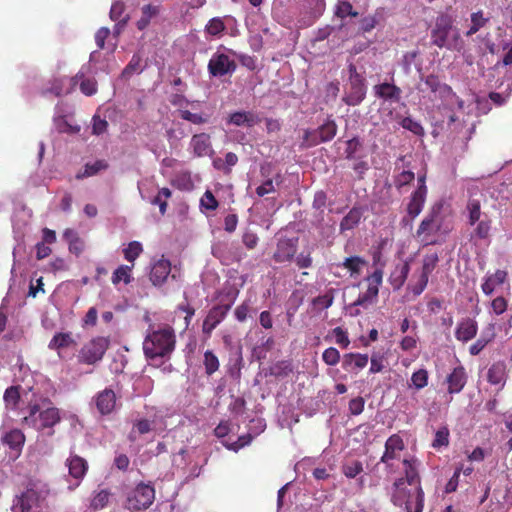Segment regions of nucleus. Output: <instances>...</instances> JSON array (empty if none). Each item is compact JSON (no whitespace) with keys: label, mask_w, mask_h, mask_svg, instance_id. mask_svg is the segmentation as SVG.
Returning <instances> with one entry per match:
<instances>
[{"label":"nucleus","mask_w":512,"mask_h":512,"mask_svg":"<svg viewBox=\"0 0 512 512\" xmlns=\"http://www.w3.org/2000/svg\"><path fill=\"white\" fill-rule=\"evenodd\" d=\"M405 477L397 479L391 500L394 505L404 507L406 512H423L424 492L420 485L417 461L403 460Z\"/></svg>","instance_id":"nucleus-1"},{"label":"nucleus","mask_w":512,"mask_h":512,"mask_svg":"<svg viewBox=\"0 0 512 512\" xmlns=\"http://www.w3.org/2000/svg\"><path fill=\"white\" fill-rule=\"evenodd\" d=\"M175 342V333L170 326L163 325L157 329L150 326L143 341V351L148 359L164 358L172 353Z\"/></svg>","instance_id":"nucleus-2"},{"label":"nucleus","mask_w":512,"mask_h":512,"mask_svg":"<svg viewBox=\"0 0 512 512\" xmlns=\"http://www.w3.org/2000/svg\"><path fill=\"white\" fill-rule=\"evenodd\" d=\"M324 10L325 0H295L288 10V18L282 24L289 28H307L315 23Z\"/></svg>","instance_id":"nucleus-3"},{"label":"nucleus","mask_w":512,"mask_h":512,"mask_svg":"<svg viewBox=\"0 0 512 512\" xmlns=\"http://www.w3.org/2000/svg\"><path fill=\"white\" fill-rule=\"evenodd\" d=\"M431 42L439 48L459 50L461 48L459 30L453 26L452 18L441 14L436 18L435 26L431 31Z\"/></svg>","instance_id":"nucleus-4"},{"label":"nucleus","mask_w":512,"mask_h":512,"mask_svg":"<svg viewBox=\"0 0 512 512\" xmlns=\"http://www.w3.org/2000/svg\"><path fill=\"white\" fill-rule=\"evenodd\" d=\"M61 420L59 410L55 407L46 409L40 408L38 405L30 407L29 414L24 417L27 426L37 431L48 430L47 435H53V427Z\"/></svg>","instance_id":"nucleus-5"},{"label":"nucleus","mask_w":512,"mask_h":512,"mask_svg":"<svg viewBox=\"0 0 512 512\" xmlns=\"http://www.w3.org/2000/svg\"><path fill=\"white\" fill-rule=\"evenodd\" d=\"M349 80L345 87V94L342 98L343 102L350 106L359 105L366 96L365 79L357 72L356 66L350 64Z\"/></svg>","instance_id":"nucleus-6"},{"label":"nucleus","mask_w":512,"mask_h":512,"mask_svg":"<svg viewBox=\"0 0 512 512\" xmlns=\"http://www.w3.org/2000/svg\"><path fill=\"white\" fill-rule=\"evenodd\" d=\"M154 498V488L148 484L140 483L128 493L125 506L133 511L147 509L153 503Z\"/></svg>","instance_id":"nucleus-7"},{"label":"nucleus","mask_w":512,"mask_h":512,"mask_svg":"<svg viewBox=\"0 0 512 512\" xmlns=\"http://www.w3.org/2000/svg\"><path fill=\"white\" fill-rule=\"evenodd\" d=\"M110 341L106 337H96L86 343L79 351L78 359L85 364H95L99 362L106 350L108 349Z\"/></svg>","instance_id":"nucleus-8"},{"label":"nucleus","mask_w":512,"mask_h":512,"mask_svg":"<svg viewBox=\"0 0 512 512\" xmlns=\"http://www.w3.org/2000/svg\"><path fill=\"white\" fill-rule=\"evenodd\" d=\"M442 224L439 209H433L420 223L417 235L421 237L424 245L434 244L436 240L434 237L439 232Z\"/></svg>","instance_id":"nucleus-9"},{"label":"nucleus","mask_w":512,"mask_h":512,"mask_svg":"<svg viewBox=\"0 0 512 512\" xmlns=\"http://www.w3.org/2000/svg\"><path fill=\"white\" fill-rule=\"evenodd\" d=\"M276 240V248L272 256L274 262L279 264L291 262L297 252L298 238H288L282 233H278Z\"/></svg>","instance_id":"nucleus-10"},{"label":"nucleus","mask_w":512,"mask_h":512,"mask_svg":"<svg viewBox=\"0 0 512 512\" xmlns=\"http://www.w3.org/2000/svg\"><path fill=\"white\" fill-rule=\"evenodd\" d=\"M236 67L234 60L230 59L228 55L219 52L214 53L208 63V71L214 77L232 74Z\"/></svg>","instance_id":"nucleus-11"},{"label":"nucleus","mask_w":512,"mask_h":512,"mask_svg":"<svg viewBox=\"0 0 512 512\" xmlns=\"http://www.w3.org/2000/svg\"><path fill=\"white\" fill-rule=\"evenodd\" d=\"M403 439L398 434L391 435L385 442V451L380 459L381 463L392 466V461L400 458V453L404 450Z\"/></svg>","instance_id":"nucleus-12"},{"label":"nucleus","mask_w":512,"mask_h":512,"mask_svg":"<svg viewBox=\"0 0 512 512\" xmlns=\"http://www.w3.org/2000/svg\"><path fill=\"white\" fill-rule=\"evenodd\" d=\"M229 310L230 305H217L212 307L203 321V333L210 336L212 331L224 320Z\"/></svg>","instance_id":"nucleus-13"},{"label":"nucleus","mask_w":512,"mask_h":512,"mask_svg":"<svg viewBox=\"0 0 512 512\" xmlns=\"http://www.w3.org/2000/svg\"><path fill=\"white\" fill-rule=\"evenodd\" d=\"M66 465L69 469V475L75 479V483L69 486V489L73 490L80 485L82 479L86 475L88 463L84 458L74 455L67 459Z\"/></svg>","instance_id":"nucleus-14"},{"label":"nucleus","mask_w":512,"mask_h":512,"mask_svg":"<svg viewBox=\"0 0 512 512\" xmlns=\"http://www.w3.org/2000/svg\"><path fill=\"white\" fill-rule=\"evenodd\" d=\"M423 81L427 88L430 89V91L434 93L436 97L447 101H452L453 99L457 98L451 87L445 83L440 82L437 76L430 74L425 77Z\"/></svg>","instance_id":"nucleus-15"},{"label":"nucleus","mask_w":512,"mask_h":512,"mask_svg":"<svg viewBox=\"0 0 512 512\" xmlns=\"http://www.w3.org/2000/svg\"><path fill=\"white\" fill-rule=\"evenodd\" d=\"M189 146L192 148L196 157L212 156L214 153L210 136L206 133L193 135Z\"/></svg>","instance_id":"nucleus-16"},{"label":"nucleus","mask_w":512,"mask_h":512,"mask_svg":"<svg viewBox=\"0 0 512 512\" xmlns=\"http://www.w3.org/2000/svg\"><path fill=\"white\" fill-rule=\"evenodd\" d=\"M368 355L361 353H346L342 356V368L350 373L357 374L368 364Z\"/></svg>","instance_id":"nucleus-17"},{"label":"nucleus","mask_w":512,"mask_h":512,"mask_svg":"<svg viewBox=\"0 0 512 512\" xmlns=\"http://www.w3.org/2000/svg\"><path fill=\"white\" fill-rule=\"evenodd\" d=\"M375 96L391 103L401 100L402 90L393 83L384 82L374 86Z\"/></svg>","instance_id":"nucleus-18"},{"label":"nucleus","mask_w":512,"mask_h":512,"mask_svg":"<svg viewBox=\"0 0 512 512\" xmlns=\"http://www.w3.org/2000/svg\"><path fill=\"white\" fill-rule=\"evenodd\" d=\"M95 405L102 415L110 414L116 405V395L112 389H104L95 396Z\"/></svg>","instance_id":"nucleus-19"},{"label":"nucleus","mask_w":512,"mask_h":512,"mask_svg":"<svg viewBox=\"0 0 512 512\" xmlns=\"http://www.w3.org/2000/svg\"><path fill=\"white\" fill-rule=\"evenodd\" d=\"M470 233V240L474 243L488 240L492 230V220L489 216L479 219L474 225Z\"/></svg>","instance_id":"nucleus-20"},{"label":"nucleus","mask_w":512,"mask_h":512,"mask_svg":"<svg viewBox=\"0 0 512 512\" xmlns=\"http://www.w3.org/2000/svg\"><path fill=\"white\" fill-rule=\"evenodd\" d=\"M467 382V374L463 366H457L447 376L448 392L450 394L459 393Z\"/></svg>","instance_id":"nucleus-21"},{"label":"nucleus","mask_w":512,"mask_h":512,"mask_svg":"<svg viewBox=\"0 0 512 512\" xmlns=\"http://www.w3.org/2000/svg\"><path fill=\"white\" fill-rule=\"evenodd\" d=\"M171 272V264L166 259L156 261L150 272V280L155 286L162 285Z\"/></svg>","instance_id":"nucleus-22"},{"label":"nucleus","mask_w":512,"mask_h":512,"mask_svg":"<svg viewBox=\"0 0 512 512\" xmlns=\"http://www.w3.org/2000/svg\"><path fill=\"white\" fill-rule=\"evenodd\" d=\"M477 322L471 318H465L458 323L455 331V337L462 342H468L477 334Z\"/></svg>","instance_id":"nucleus-23"},{"label":"nucleus","mask_w":512,"mask_h":512,"mask_svg":"<svg viewBox=\"0 0 512 512\" xmlns=\"http://www.w3.org/2000/svg\"><path fill=\"white\" fill-rule=\"evenodd\" d=\"M427 195V187L417 188L411 195L410 202L407 206L408 215L416 218L422 211Z\"/></svg>","instance_id":"nucleus-24"},{"label":"nucleus","mask_w":512,"mask_h":512,"mask_svg":"<svg viewBox=\"0 0 512 512\" xmlns=\"http://www.w3.org/2000/svg\"><path fill=\"white\" fill-rule=\"evenodd\" d=\"M260 122L258 115L252 111H236L229 115L228 123L235 126L252 127Z\"/></svg>","instance_id":"nucleus-25"},{"label":"nucleus","mask_w":512,"mask_h":512,"mask_svg":"<svg viewBox=\"0 0 512 512\" xmlns=\"http://www.w3.org/2000/svg\"><path fill=\"white\" fill-rule=\"evenodd\" d=\"M77 85V77H61L53 80L49 91L56 96L71 93Z\"/></svg>","instance_id":"nucleus-26"},{"label":"nucleus","mask_w":512,"mask_h":512,"mask_svg":"<svg viewBox=\"0 0 512 512\" xmlns=\"http://www.w3.org/2000/svg\"><path fill=\"white\" fill-rule=\"evenodd\" d=\"M507 279V273L504 270H497L493 274H487L481 285L484 294L491 295L497 286L504 284Z\"/></svg>","instance_id":"nucleus-27"},{"label":"nucleus","mask_w":512,"mask_h":512,"mask_svg":"<svg viewBox=\"0 0 512 512\" xmlns=\"http://www.w3.org/2000/svg\"><path fill=\"white\" fill-rule=\"evenodd\" d=\"M337 132V125L333 120L326 121L317 130L313 132L312 144L327 142L334 138Z\"/></svg>","instance_id":"nucleus-28"},{"label":"nucleus","mask_w":512,"mask_h":512,"mask_svg":"<svg viewBox=\"0 0 512 512\" xmlns=\"http://www.w3.org/2000/svg\"><path fill=\"white\" fill-rule=\"evenodd\" d=\"M465 213L469 225H474L479 219L488 216L481 211V200L474 196H470L468 199Z\"/></svg>","instance_id":"nucleus-29"},{"label":"nucleus","mask_w":512,"mask_h":512,"mask_svg":"<svg viewBox=\"0 0 512 512\" xmlns=\"http://www.w3.org/2000/svg\"><path fill=\"white\" fill-rule=\"evenodd\" d=\"M2 443L10 449L20 451L25 442V436L19 429H13L5 432L1 437Z\"/></svg>","instance_id":"nucleus-30"},{"label":"nucleus","mask_w":512,"mask_h":512,"mask_svg":"<svg viewBox=\"0 0 512 512\" xmlns=\"http://www.w3.org/2000/svg\"><path fill=\"white\" fill-rule=\"evenodd\" d=\"M378 292L379 289L375 285L369 284L367 290L360 294L358 298L351 304V308L360 306L364 309H367L376 302Z\"/></svg>","instance_id":"nucleus-31"},{"label":"nucleus","mask_w":512,"mask_h":512,"mask_svg":"<svg viewBox=\"0 0 512 512\" xmlns=\"http://www.w3.org/2000/svg\"><path fill=\"white\" fill-rule=\"evenodd\" d=\"M488 381L492 385L504 386L506 381V366L503 362L494 363L488 370Z\"/></svg>","instance_id":"nucleus-32"},{"label":"nucleus","mask_w":512,"mask_h":512,"mask_svg":"<svg viewBox=\"0 0 512 512\" xmlns=\"http://www.w3.org/2000/svg\"><path fill=\"white\" fill-rule=\"evenodd\" d=\"M361 218L362 209L357 207L352 208L340 222V232L344 233L345 231L354 229L360 223Z\"/></svg>","instance_id":"nucleus-33"},{"label":"nucleus","mask_w":512,"mask_h":512,"mask_svg":"<svg viewBox=\"0 0 512 512\" xmlns=\"http://www.w3.org/2000/svg\"><path fill=\"white\" fill-rule=\"evenodd\" d=\"M38 498L33 490H27L18 499V506L20 512H31L33 507L37 505Z\"/></svg>","instance_id":"nucleus-34"},{"label":"nucleus","mask_w":512,"mask_h":512,"mask_svg":"<svg viewBox=\"0 0 512 512\" xmlns=\"http://www.w3.org/2000/svg\"><path fill=\"white\" fill-rule=\"evenodd\" d=\"M366 261L359 256L348 257L342 263V266L350 271L351 276L359 275Z\"/></svg>","instance_id":"nucleus-35"},{"label":"nucleus","mask_w":512,"mask_h":512,"mask_svg":"<svg viewBox=\"0 0 512 512\" xmlns=\"http://www.w3.org/2000/svg\"><path fill=\"white\" fill-rule=\"evenodd\" d=\"M73 343V339L70 333H57L50 340L48 347L49 349H61L69 347Z\"/></svg>","instance_id":"nucleus-36"},{"label":"nucleus","mask_w":512,"mask_h":512,"mask_svg":"<svg viewBox=\"0 0 512 512\" xmlns=\"http://www.w3.org/2000/svg\"><path fill=\"white\" fill-rule=\"evenodd\" d=\"M203 365L205 373L211 376L219 369L220 363L218 357L211 350H207L204 353Z\"/></svg>","instance_id":"nucleus-37"},{"label":"nucleus","mask_w":512,"mask_h":512,"mask_svg":"<svg viewBox=\"0 0 512 512\" xmlns=\"http://www.w3.org/2000/svg\"><path fill=\"white\" fill-rule=\"evenodd\" d=\"M107 168V164L105 161L98 160L94 163H87L84 167L83 172H79L76 175L77 179H83L85 177H90L93 175H96L99 171L104 170Z\"/></svg>","instance_id":"nucleus-38"},{"label":"nucleus","mask_w":512,"mask_h":512,"mask_svg":"<svg viewBox=\"0 0 512 512\" xmlns=\"http://www.w3.org/2000/svg\"><path fill=\"white\" fill-rule=\"evenodd\" d=\"M53 122L55 128L60 133L75 134L80 131V126L69 124L68 121L62 116H55Z\"/></svg>","instance_id":"nucleus-39"},{"label":"nucleus","mask_w":512,"mask_h":512,"mask_svg":"<svg viewBox=\"0 0 512 512\" xmlns=\"http://www.w3.org/2000/svg\"><path fill=\"white\" fill-rule=\"evenodd\" d=\"M488 22V18H485L481 11L471 14V27L466 32L467 36H471L478 32Z\"/></svg>","instance_id":"nucleus-40"},{"label":"nucleus","mask_w":512,"mask_h":512,"mask_svg":"<svg viewBox=\"0 0 512 512\" xmlns=\"http://www.w3.org/2000/svg\"><path fill=\"white\" fill-rule=\"evenodd\" d=\"M225 29V24L220 17L210 19L205 27L206 33L211 36H219L225 31Z\"/></svg>","instance_id":"nucleus-41"},{"label":"nucleus","mask_w":512,"mask_h":512,"mask_svg":"<svg viewBox=\"0 0 512 512\" xmlns=\"http://www.w3.org/2000/svg\"><path fill=\"white\" fill-rule=\"evenodd\" d=\"M110 492L106 489L97 491L91 500V507L93 509H103L109 502Z\"/></svg>","instance_id":"nucleus-42"},{"label":"nucleus","mask_w":512,"mask_h":512,"mask_svg":"<svg viewBox=\"0 0 512 512\" xmlns=\"http://www.w3.org/2000/svg\"><path fill=\"white\" fill-rule=\"evenodd\" d=\"M131 267L127 265L119 266L112 275V283L118 284L120 281H124L126 284L130 283L131 275H130Z\"/></svg>","instance_id":"nucleus-43"},{"label":"nucleus","mask_w":512,"mask_h":512,"mask_svg":"<svg viewBox=\"0 0 512 512\" xmlns=\"http://www.w3.org/2000/svg\"><path fill=\"white\" fill-rule=\"evenodd\" d=\"M335 15L340 18H345L347 16L356 17L358 13L354 11L353 6L348 1H338L335 8Z\"/></svg>","instance_id":"nucleus-44"},{"label":"nucleus","mask_w":512,"mask_h":512,"mask_svg":"<svg viewBox=\"0 0 512 512\" xmlns=\"http://www.w3.org/2000/svg\"><path fill=\"white\" fill-rule=\"evenodd\" d=\"M400 125L404 129L412 132L415 135H418V136L424 135V128L422 127V125L418 121H415L414 119H412L411 117L403 118L400 121Z\"/></svg>","instance_id":"nucleus-45"},{"label":"nucleus","mask_w":512,"mask_h":512,"mask_svg":"<svg viewBox=\"0 0 512 512\" xmlns=\"http://www.w3.org/2000/svg\"><path fill=\"white\" fill-rule=\"evenodd\" d=\"M427 384L428 372L425 369H419L418 371L412 374L410 386H413L419 390L427 386Z\"/></svg>","instance_id":"nucleus-46"},{"label":"nucleus","mask_w":512,"mask_h":512,"mask_svg":"<svg viewBox=\"0 0 512 512\" xmlns=\"http://www.w3.org/2000/svg\"><path fill=\"white\" fill-rule=\"evenodd\" d=\"M142 245L138 241H132L123 250L124 257L127 261L133 262L142 252Z\"/></svg>","instance_id":"nucleus-47"},{"label":"nucleus","mask_w":512,"mask_h":512,"mask_svg":"<svg viewBox=\"0 0 512 512\" xmlns=\"http://www.w3.org/2000/svg\"><path fill=\"white\" fill-rule=\"evenodd\" d=\"M180 116L182 119L189 121L193 124H197V125L207 123L209 120L208 115L200 114V113H192L189 110H181Z\"/></svg>","instance_id":"nucleus-48"},{"label":"nucleus","mask_w":512,"mask_h":512,"mask_svg":"<svg viewBox=\"0 0 512 512\" xmlns=\"http://www.w3.org/2000/svg\"><path fill=\"white\" fill-rule=\"evenodd\" d=\"M439 261V257L437 253L427 254L423 258L422 272L423 274L430 275L432 271L435 269L437 263Z\"/></svg>","instance_id":"nucleus-49"},{"label":"nucleus","mask_w":512,"mask_h":512,"mask_svg":"<svg viewBox=\"0 0 512 512\" xmlns=\"http://www.w3.org/2000/svg\"><path fill=\"white\" fill-rule=\"evenodd\" d=\"M343 473L348 478H354L363 471V466L360 461H351L343 465Z\"/></svg>","instance_id":"nucleus-50"},{"label":"nucleus","mask_w":512,"mask_h":512,"mask_svg":"<svg viewBox=\"0 0 512 512\" xmlns=\"http://www.w3.org/2000/svg\"><path fill=\"white\" fill-rule=\"evenodd\" d=\"M333 301H334L333 291L330 290L327 293H325L324 295H320V296L314 298L312 300V304L317 308L327 309L333 304Z\"/></svg>","instance_id":"nucleus-51"},{"label":"nucleus","mask_w":512,"mask_h":512,"mask_svg":"<svg viewBox=\"0 0 512 512\" xmlns=\"http://www.w3.org/2000/svg\"><path fill=\"white\" fill-rule=\"evenodd\" d=\"M323 361L329 366H335L339 363L341 356L339 351L334 347H329L322 354Z\"/></svg>","instance_id":"nucleus-52"},{"label":"nucleus","mask_w":512,"mask_h":512,"mask_svg":"<svg viewBox=\"0 0 512 512\" xmlns=\"http://www.w3.org/2000/svg\"><path fill=\"white\" fill-rule=\"evenodd\" d=\"M449 444V430L446 427L438 429L435 433L432 446L434 448H440Z\"/></svg>","instance_id":"nucleus-53"},{"label":"nucleus","mask_w":512,"mask_h":512,"mask_svg":"<svg viewBox=\"0 0 512 512\" xmlns=\"http://www.w3.org/2000/svg\"><path fill=\"white\" fill-rule=\"evenodd\" d=\"M253 437L251 434L242 435L238 438L237 441L229 443L227 441H223L222 444L229 450L238 451L240 448L245 447L250 444Z\"/></svg>","instance_id":"nucleus-54"},{"label":"nucleus","mask_w":512,"mask_h":512,"mask_svg":"<svg viewBox=\"0 0 512 512\" xmlns=\"http://www.w3.org/2000/svg\"><path fill=\"white\" fill-rule=\"evenodd\" d=\"M140 62L141 58L138 55H133L129 64L122 71V76L124 78L131 77L134 73L140 71Z\"/></svg>","instance_id":"nucleus-55"},{"label":"nucleus","mask_w":512,"mask_h":512,"mask_svg":"<svg viewBox=\"0 0 512 512\" xmlns=\"http://www.w3.org/2000/svg\"><path fill=\"white\" fill-rule=\"evenodd\" d=\"M19 391L17 387H9L4 393V401L8 407L14 408L19 400Z\"/></svg>","instance_id":"nucleus-56"},{"label":"nucleus","mask_w":512,"mask_h":512,"mask_svg":"<svg viewBox=\"0 0 512 512\" xmlns=\"http://www.w3.org/2000/svg\"><path fill=\"white\" fill-rule=\"evenodd\" d=\"M362 146V143L359 138L354 137L346 142L345 154L346 158L353 159L356 156L359 148Z\"/></svg>","instance_id":"nucleus-57"},{"label":"nucleus","mask_w":512,"mask_h":512,"mask_svg":"<svg viewBox=\"0 0 512 512\" xmlns=\"http://www.w3.org/2000/svg\"><path fill=\"white\" fill-rule=\"evenodd\" d=\"M200 204L207 210H215L218 207V201L211 191L207 190L200 200Z\"/></svg>","instance_id":"nucleus-58"},{"label":"nucleus","mask_w":512,"mask_h":512,"mask_svg":"<svg viewBox=\"0 0 512 512\" xmlns=\"http://www.w3.org/2000/svg\"><path fill=\"white\" fill-rule=\"evenodd\" d=\"M335 342L342 348H347L350 344V340L348 338V334L341 327H336L332 331Z\"/></svg>","instance_id":"nucleus-59"},{"label":"nucleus","mask_w":512,"mask_h":512,"mask_svg":"<svg viewBox=\"0 0 512 512\" xmlns=\"http://www.w3.org/2000/svg\"><path fill=\"white\" fill-rule=\"evenodd\" d=\"M108 127V122L105 119L100 118L99 116H94L92 119V133L94 135L103 134Z\"/></svg>","instance_id":"nucleus-60"},{"label":"nucleus","mask_w":512,"mask_h":512,"mask_svg":"<svg viewBox=\"0 0 512 512\" xmlns=\"http://www.w3.org/2000/svg\"><path fill=\"white\" fill-rule=\"evenodd\" d=\"M251 312V307L247 301L243 302L241 305H239L235 311V317L239 322H244Z\"/></svg>","instance_id":"nucleus-61"},{"label":"nucleus","mask_w":512,"mask_h":512,"mask_svg":"<svg viewBox=\"0 0 512 512\" xmlns=\"http://www.w3.org/2000/svg\"><path fill=\"white\" fill-rule=\"evenodd\" d=\"M365 401L362 397H356L349 402V411L352 415H359L364 410Z\"/></svg>","instance_id":"nucleus-62"},{"label":"nucleus","mask_w":512,"mask_h":512,"mask_svg":"<svg viewBox=\"0 0 512 512\" xmlns=\"http://www.w3.org/2000/svg\"><path fill=\"white\" fill-rule=\"evenodd\" d=\"M124 10H125V5L123 2L121 1H116L115 3L112 4L111 6V9H110V19L112 21H119L121 20V16L122 14L124 13Z\"/></svg>","instance_id":"nucleus-63"},{"label":"nucleus","mask_w":512,"mask_h":512,"mask_svg":"<svg viewBox=\"0 0 512 512\" xmlns=\"http://www.w3.org/2000/svg\"><path fill=\"white\" fill-rule=\"evenodd\" d=\"M429 276L421 273L417 282L411 287V291L415 295H420L427 286Z\"/></svg>","instance_id":"nucleus-64"}]
</instances>
